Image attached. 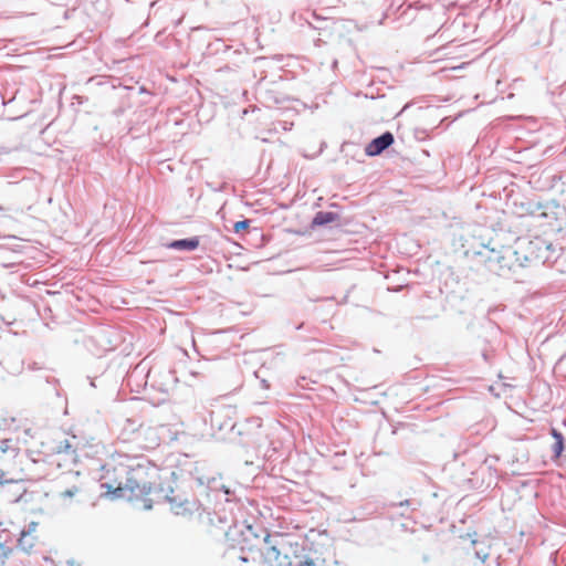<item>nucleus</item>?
Wrapping results in <instances>:
<instances>
[{
  "label": "nucleus",
  "instance_id": "obj_16",
  "mask_svg": "<svg viewBox=\"0 0 566 566\" xmlns=\"http://www.w3.org/2000/svg\"><path fill=\"white\" fill-rule=\"evenodd\" d=\"M67 564H69V566H81V565L76 564L74 560H70Z\"/></svg>",
  "mask_w": 566,
  "mask_h": 566
},
{
  "label": "nucleus",
  "instance_id": "obj_11",
  "mask_svg": "<svg viewBox=\"0 0 566 566\" xmlns=\"http://www.w3.org/2000/svg\"><path fill=\"white\" fill-rule=\"evenodd\" d=\"M38 523L36 522H30L21 532L25 533L28 535L35 536L36 530H38Z\"/></svg>",
  "mask_w": 566,
  "mask_h": 566
},
{
  "label": "nucleus",
  "instance_id": "obj_17",
  "mask_svg": "<svg viewBox=\"0 0 566 566\" xmlns=\"http://www.w3.org/2000/svg\"><path fill=\"white\" fill-rule=\"evenodd\" d=\"M102 486H106L108 489V492H111V489H112V485L107 484V483H102Z\"/></svg>",
  "mask_w": 566,
  "mask_h": 566
},
{
  "label": "nucleus",
  "instance_id": "obj_7",
  "mask_svg": "<svg viewBox=\"0 0 566 566\" xmlns=\"http://www.w3.org/2000/svg\"><path fill=\"white\" fill-rule=\"evenodd\" d=\"M337 220V214L329 211H319L315 214L312 224L315 227L325 226Z\"/></svg>",
  "mask_w": 566,
  "mask_h": 566
},
{
  "label": "nucleus",
  "instance_id": "obj_19",
  "mask_svg": "<svg viewBox=\"0 0 566 566\" xmlns=\"http://www.w3.org/2000/svg\"><path fill=\"white\" fill-rule=\"evenodd\" d=\"M145 509L149 510V509H151V505L150 504H145Z\"/></svg>",
  "mask_w": 566,
  "mask_h": 566
},
{
  "label": "nucleus",
  "instance_id": "obj_14",
  "mask_svg": "<svg viewBox=\"0 0 566 566\" xmlns=\"http://www.w3.org/2000/svg\"><path fill=\"white\" fill-rule=\"evenodd\" d=\"M78 492V489L76 486H73L72 489L65 490L61 493L62 497H72Z\"/></svg>",
  "mask_w": 566,
  "mask_h": 566
},
{
  "label": "nucleus",
  "instance_id": "obj_8",
  "mask_svg": "<svg viewBox=\"0 0 566 566\" xmlns=\"http://www.w3.org/2000/svg\"><path fill=\"white\" fill-rule=\"evenodd\" d=\"M36 536L28 535L25 533H20V537L18 539L19 547L29 553L35 546Z\"/></svg>",
  "mask_w": 566,
  "mask_h": 566
},
{
  "label": "nucleus",
  "instance_id": "obj_4",
  "mask_svg": "<svg viewBox=\"0 0 566 566\" xmlns=\"http://www.w3.org/2000/svg\"><path fill=\"white\" fill-rule=\"evenodd\" d=\"M157 499H164L170 504L171 511L177 515L192 513L197 509L195 501H189L179 494H175L171 488H165V492L157 495Z\"/></svg>",
  "mask_w": 566,
  "mask_h": 566
},
{
  "label": "nucleus",
  "instance_id": "obj_2",
  "mask_svg": "<svg viewBox=\"0 0 566 566\" xmlns=\"http://www.w3.org/2000/svg\"><path fill=\"white\" fill-rule=\"evenodd\" d=\"M266 547L263 552L265 562L270 566H321L312 558L300 559L295 557L292 560L289 556L290 544L287 539L281 535H268L264 538Z\"/></svg>",
  "mask_w": 566,
  "mask_h": 566
},
{
  "label": "nucleus",
  "instance_id": "obj_1",
  "mask_svg": "<svg viewBox=\"0 0 566 566\" xmlns=\"http://www.w3.org/2000/svg\"><path fill=\"white\" fill-rule=\"evenodd\" d=\"M174 474L175 473L169 470L159 469L148 459L142 458L135 465L129 467L125 485L123 486L122 483H119L112 493L114 497L126 496V491H129L132 495L136 496L150 493L158 495L165 492V488L160 481Z\"/></svg>",
  "mask_w": 566,
  "mask_h": 566
},
{
  "label": "nucleus",
  "instance_id": "obj_13",
  "mask_svg": "<svg viewBox=\"0 0 566 566\" xmlns=\"http://www.w3.org/2000/svg\"><path fill=\"white\" fill-rule=\"evenodd\" d=\"M250 221L249 220H242L234 223V231L240 232L241 230H244L249 227Z\"/></svg>",
  "mask_w": 566,
  "mask_h": 566
},
{
  "label": "nucleus",
  "instance_id": "obj_5",
  "mask_svg": "<svg viewBox=\"0 0 566 566\" xmlns=\"http://www.w3.org/2000/svg\"><path fill=\"white\" fill-rule=\"evenodd\" d=\"M394 143L391 133L386 132L382 135L374 138L366 147V154L369 156H377L387 149Z\"/></svg>",
  "mask_w": 566,
  "mask_h": 566
},
{
  "label": "nucleus",
  "instance_id": "obj_9",
  "mask_svg": "<svg viewBox=\"0 0 566 566\" xmlns=\"http://www.w3.org/2000/svg\"><path fill=\"white\" fill-rule=\"evenodd\" d=\"M552 436L555 439V442L553 444V451L556 457H559L564 450V437L556 429H552Z\"/></svg>",
  "mask_w": 566,
  "mask_h": 566
},
{
  "label": "nucleus",
  "instance_id": "obj_12",
  "mask_svg": "<svg viewBox=\"0 0 566 566\" xmlns=\"http://www.w3.org/2000/svg\"><path fill=\"white\" fill-rule=\"evenodd\" d=\"M59 452H65V453L74 452L72 444L70 443L69 440L61 442V444L59 447Z\"/></svg>",
  "mask_w": 566,
  "mask_h": 566
},
{
  "label": "nucleus",
  "instance_id": "obj_18",
  "mask_svg": "<svg viewBox=\"0 0 566 566\" xmlns=\"http://www.w3.org/2000/svg\"><path fill=\"white\" fill-rule=\"evenodd\" d=\"M408 504H409V501H405V502H400L399 506H403V505H408Z\"/></svg>",
  "mask_w": 566,
  "mask_h": 566
},
{
  "label": "nucleus",
  "instance_id": "obj_3",
  "mask_svg": "<svg viewBox=\"0 0 566 566\" xmlns=\"http://www.w3.org/2000/svg\"><path fill=\"white\" fill-rule=\"evenodd\" d=\"M517 254L516 251L511 248H504L501 251L494 249L490 250V254L486 256V263L491 271L502 274L505 270L513 268V258Z\"/></svg>",
  "mask_w": 566,
  "mask_h": 566
},
{
  "label": "nucleus",
  "instance_id": "obj_15",
  "mask_svg": "<svg viewBox=\"0 0 566 566\" xmlns=\"http://www.w3.org/2000/svg\"><path fill=\"white\" fill-rule=\"evenodd\" d=\"M150 444H151V447L157 446V444H158V438H157V437H155V438L150 441Z\"/></svg>",
  "mask_w": 566,
  "mask_h": 566
},
{
  "label": "nucleus",
  "instance_id": "obj_10",
  "mask_svg": "<svg viewBox=\"0 0 566 566\" xmlns=\"http://www.w3.org/2000/svg\"><path fill=\"white\" fill-rule=\"evenodd\" d=\"M472 544L476 546L475 552H474L476 558H479L482 563H484L490 555L489 547L485 545L479 544L478 541H472Z\"/></svg>",
  "mask_w": 566,
  "mask_h": 566
},
{
  "label": "nucleus",
  "instance_id": "obj_6",
  "mask_svg": "<svg viewBox=\"0 0 566 566\" xmlns=\"http://www.w3.org/2000/svg\"><path fill=\"white\" fill-rule=\"evenodd\" d=\"M168 249L193 251L199 247V239L197 237L175 240L166 244Z\"/></svg>",
  "mask_w": 566,
  "mask_h": 566
}]
</instances>
